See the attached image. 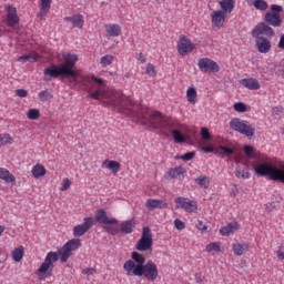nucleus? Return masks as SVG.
Wrapping results in <instances>:
<instances>
[{
	"mask_svg": "<svg viewBox=\"0 0 284 284\" xmlns=\"http://www.w3.org/2000/svg\"><path fill=\"white\" fill-rule=\"evenodd\" d=\"M94 83H97V85H100V88L92 92V85H94ZM81 84L83 90H85L87 92H91L89 94L90 99H94L95 101H101V99H103L106 105H111L112 108L118 110V112H121L126 116L133 118L134 108L141 106V104L132 103V100H130V98H126L123 93L119 91H105L101 89L105 85V80H103L102 78H97V75H82Z\"/></svg>",
	"mask_w": 284,
	"mask_h": 284,
	"instance_id": "obj_1",
	"label": "nucleus"
},
{
	"mask_svg": "<svg viewBox=\"0 0 284 284\" xmlns=\"http://www.w3.org/2000/svg\"><path fill=\"white\" fill-rule=\"evenodd\" d=\"M133 119H138L143 125H150L153 130H160L165 136H173L175 143H185V136L179 132L181 123L173 118L165 116L159 111H152L141 104L134 106Z\"/></svg>",
	"mask_w": 284,
	"mask_h": 284,
	"instance_id": "obj_2",
	"label": "nucleus"
},
{
	"mask_svg": "<svg viewBox=\"0 0 284 284\" xmlns=\"http://www.w3.org/2000/svg\"><path fill=\"white\" fill-rule=\"evenodd\" d=\"M82 245L81 239H71L58 251V253L52 251L49 252L43 263L36 271L39 281H44V278H50V276H52L54 263L59 261V256L61 263H68V258L72 256V252H77Z\"/></svg>",
	"mask_w": 284,
	"mask_h": 284,
	"instance_id": "obj_3",
	"label": "nucleus"
},
{
	"mask_svg": "<svg viewBox=\"0 0 284 284\" xmlns=\"http://www.w3.org/2000/svg\"><path fill=\"white\" fill-rule=\"evenodd\" d=\"M123 270L128 276H144L152 282L159 278V266L152 260L145 262V255L136 251L131 253V260L123 264Z\"/></svg>",
	"mask_w": 284,
	"mask_h": 284,
	"instance_id": "obj_4",
	"label": "nucleus"
},
{
	"mask_svg": "<svg viewBox=\"0 0 284 284\" xmlns=\"http://www.w3.org/2000/svg\"><path fill=\"white\" fill-rule=\"evenodd\" d=\"M62 59L64 62L57 64H51L44 69V81H50V79H72L77 81L79 79V70H77V62L79 61V55L70 52H63Z\"/></svg>",
	"mask_w": 284,
	"mask_h": 284,
	"instance_id": "obj_5",
	"label": "nucleus"
},
{
	"mask_svg": "<svg viewBox=\"0 0 284 284\" xmlns=\"http://www.w3.org/2000/svg\"><path fill=\"white\" fill-rule=\"evenodd\" d=\"M250 165L254 170L256 176H268L270 181L284 183V162H278L277 164L262 162L257 165L250 162Z\"/></svg>",
	"mask_w": 284,
	"mask_h": 284,
	"instance_id": "obj_6",
	"label": "nucleus"
},
{
	"mask_svg": "<svg viewBox=\"0 0 284 284\" xmlns=\"http://www.w3.org/2000/svg\"><path fill=\"white\" fill-rule=\"evenodd\" d=\"M136 227V220L131 219L120 223L119 226H103L104 232H108L111 236H116V234H132Z\"/></svg>",
	"mask_w": 284,
	"mask_h": 284,
	"instance_id": "obj_7",
	"label": "nucleus"
},
{
	"mask_svg": "<svg viewBox=\"0 0 284 284\" xmlns=\"http://www.w3.org/2000/svg\"><path fill=\"white\" fill-rule=\"evenodd\" d=\"M231 130H234V132H239L240 134H243L244 136H247L251 139V136H254V132H256V129L250 124L246 120L241 121L239 118H233L230 122Z\"/></svg>",
	"mask_w": 284,
	"mask_h": 284,
	"instance_id": "obj_8",
	"label": "nucleus"
},
{
	"mask_svg": "<svg viewBox=\"0 0 284 284\" xmlns=\"http://www.w3.org/2000/svg\"><path fill=\"white\" fill-rule=\"evenodd\" d=\"M152 230L149 226H144L142 230V236L135 244V250L138 252H148V250H152Z\"/></svg>",
	"mask_w": 284,
	"mask_h": 284,
	"instance_id": "obj_9",
	"label": "nucleus"
},
{
	"mask_svg": "<svg viewBox=\"0 0 284 284\" xmlns=\"http://www.w3.org/2000/svg\"><path fill=\"white\" fill-rule=\"evenodd\" d=\"M197 68L201 72H209L211 74H216V72L221 71L219 63L210 58H201L197 62Z\"/></svg>",
	"mask_w": 284,
	"mask_h": 284,
	"instance_id": "obj_10",
	"label": "nucleus"
},
{
	"mask_svg": "<svg viewBox=\"0 0 284 284\" xmlns=\"http://www.w3.org/2000/svg\"><path fill=\"white\" fill-rule=\"evenodd\" d=\"M196 48V44L192 43V40L185 36H181L178 42V52L180 57H187Z\"/></svg>",
	"mask_w": 284,
	"mask_h": 284,
	"instance_id": "obj_11",
	"label": "nucleus"
},
{
	"mask_svg": "<svg viewBox=\"0 0 284 284\" xmlns=\"http://www.w3.org/2000/svg\"><path fill=\"white\" fill-rule=\"evenodd\" d=\"M261 34H265V37H268V39L276 37V32H274V29H272V24H268L267 22H260L252 30V37H261Z\"/></svg>",
	"mask_w": 284,
	"mask_h": 284,
	"instance_id": "obj_12",
	"label": "nucleus"
},
{
	"mask_svg": "<svg viewBox=\"0 0 284 284\" xmlns=\"http://www.w3.org/2000/svg\"><path fill=\"white\" fill-rule=\"evenodd\" d=\"M92 225H94V217H84L82 224H78L73 227V236L75 239L83 236L87 232L92 230Z\"/></svg>",
	"mask_w": 284,
	"mask_h": 284,
	"instance_id": "obj_13",
	"label": "nucleus"
},
{
	"mask_svg": "<svg viewBox=\"0 0 284 284\" xmlns=\"http://www.w3.org/2000/svg\"><path fill=\"white\" fill-rule=\"evenodd\" d=\"M95 221L101 225H105L104 227H113L112 225H119V220L115 217H108V212L103 209H99L95 212Z\"/></svg>",
	"mask_w": 284,
	"mask_h": 284,
	"instance_id": "obj_14",
	"label": "nucleus"
},
{
	"mask_svg": "<svg viewBox=\"0 0 284 284\" xmlns=\"http://www.w3.org/2000/svg\"><path fill=\"white\" fill-rule=\"evenodd\" d=\"M175 209L185 210V212L192 213L199 210V205L196 204V202L187 200V197L180 196L175 199Z\"/></svg>",
	"mask_w": 284,
	"mask_h": 284,
	"instance_id": "obj_15",
	"label": "nucleus"
},
{
	"mask_svg": "<svg viewBox=\"0 0 284 284\" xmlns=\"http://www.w3.org/2000/svg\"><path fill=\"white\" fill-rule=\"evenodd\" d=\"M255 40V45L257 48V51L261 52V54H267L270 50H272V42L263 37V36H257L253 37Z\"/></svg>",
	"mask_w": 284,
	"mask_h": 284,
	"instance_id": "obj_16",
	"label": "nucleus"
},
{
	"mask_svg": "<svg viewBox=\"0 0 284 284\" xmlns=\"http://www.w3.org/2000/svg\"><path fill=\"white\" fill-rule=\"evenodd\" d=\"M236 163H239L237 168L235 169V176L236 179H250L251 174L243 170L242 168H251L250 160H239L235 158Z\"/></svg>",
	"mask_w": 284,
	"mask_h": 284,
	"instance_id": "obj_17",
	"label": "nucleus"
},
{
	"mask_svg": "<svg viewBox=\"0 0 284 284\" xmlns=\"http://www.w3.org/2000/svg\"><path fill=\"white\" fill-rule=\"evenodd\" d=\"M225 19H227L225 11L216 10L211 14V22L213 27L217 28L219 30H221V28H223L225 24Z\"/></svg>",
	"mask_w": 284,
	"mask_h": 284,
	"instance_id": "obj_18",
	"label": "nucleus"
},
{
	"mask_svg": "<svg viewBox=\"0 0 284 284\" xmlns=\"http://www.w3.org/2000/svg\"><path fill=\"white\" fill-rule=\"evenodd\" d=\"M264 23H267L272 28H281L283 26V18L275 12H266L264 16Z\"/></svg>",
	"mask_w": 284,
	"mask_h": 284,
	"instance_id": "obj_19",
	"label": "nucleus"
},
{
	"mask_svg": "<svg viewBox=\"0 0 284 284\" xmlns=\"http://www.w3.org/2000/svg\"><path fill=\"white\" fill-rule=\"evenodd\" d=\"M145 207L152 212V210H168L169 205L164 200L149 199L145 202Z\"/></svg>",
	"mask_w": 284,
	"mask_h": 284,
	"instance_id": "obj_20",
	"label": "nucleus"
},
{
	"mask_svg": "<svg viewBox=\"0 0 284 284\" xmlns=\"http://www.w3.org/2000/svg\"><path fill=\"white\" fill-rule=\"evenodd\" d=\"M240 227L239 222H231L226 226H222L220 229V234L222 236H230V234H234V232H236V230Z\"/></svg>",
	"mask_w": 284,
	"mask_h": 284,
	"instance_id": "obj_21",
	"label": "nucleus"
},
{
	"mask_svg": "<svg viewBox=\"0 0 284 284\" xmlns=\"http://www.w3.org/2000/svg\"><path fill=\"white\" fill-rule=\"evenodd\" d=\"M19 16L17 14V9L13 8V11H9L7 16V26L8 28H17L19 24Z\"/></svg>",
	"mask_w": 284,
	"mask_h": 284,
	"instance_id": "obj_22",
	"label": "nucleus"
},
{
	"mask_svg": "<svg viewBox=\"0 0 284 284\" xmlns=\"http://www.w3.org/2000/svg\"><path fill=\"white\" fill-rule=\"evenodd\" d=\"M64 21H69L72 23L73 28H83V16L82 14H73L72 17H65Z\"/></svg>",
	"mask_w": 284,
	"mask_h": 284,
	"instance_id": "obj_23",
	"label": "nucleus"
},
{
	"mask_svg": "<svg viewBox=\"0 0 284 284\" xmlns=\"http://www.w3.org/2000/svg\"><path fill=\"white\" fill-rule=\"evenodd\" d=\"M241 83L248 90H261V83H258V80L254 78L242 79Z\"/></svg>",
	"mask_w": 284,
	"mask_h": 284,
	"instance_id": "obj_24",
	"label": "nucleus"
},
{
	"mask_svg": "<svg viewBox=\"0 0 284 284\" xmlns=\"http://www.w3.org/2000/svg\"><path fill=\"white\" fill-rule=\"evenodd\" d=\"M102 168H108V170L112 171V174H116L119 170H121V163L114 160H104L102 162Z\"/></svg>",
	"mask_w": 284,
	"mask_h": 284,
	"instance_id": "obj_25",
	"label": "nucleus"
},
{
	"mask_svg": "<svg viewBox=\"0 0 284 284\" xmlns=\"http://www.w3.org/2000/svg\"><path fill=\"white\" fill-rule=\"evenodd\" d=\"M0 179L7 183H17V178L8 169L0 168Z\"/></svg>",
	"mask_w": 284,
	"mask_h": 284,
	"instance_id": "obj_26",
	"label": "nucleus"
},
{
	"mask_svg": "<svg viewBox=\"0 0 284 284\" xmlns=\"http://www.w3.org/2000/svg\"><path fill=\"white\" fill-rule=\"evenodd\" d=\"M233 252L235 256H243V254H246V252H250V245L247 243L241 244H233Z\"/></svg>",
	"mask_w": 284,
	"mask_h": 284,
	"instance_id": "obj_27",
	"label": "nucleus"
},
{
	"mask_svg": "<svg viewBox=\"0 0 284 284\" xmlns=\"http://www.w3.org/2000/svg\"><path fill=\"white\" fill-rule=\"evenodd\" d=\"M52 6V0H41V6H40V13H38V17L40 19H43L48 12H50V8Z\"/></svg>",
	"mask_w": 284,
	"mask_h": 284,
	"instance_id": "obj_28",
	"label": "nucleus"
},
{
	"mask_svg": "<svg viewBox=\"0 0 284 284\" xmlns=\"http://www.w3.org/2000/svg\"><path fill=\"white\" fill-rule=\"evenodd\" d=\"M39 59V53L37 51H31L29 54H24L18 58V61H22V63H34Z\"/></svg>",
	"mask_w": 284,
	"mask_h": 284,
	"instance_id": "obj_29",
	"label": "nucleus"
},
{
	"mask_svg": "<svg viewBox=\"0 0 284 284\" xmlns=\"http://www.w3.org/2000/svg\"><path fill=\"white\" fill-rule=\"evenodd\" d=\"M220 6L224 14H232V10H234V0H222L220 1Z\"/></svg>",
	"mask_w": 284,
	"mask_h": 284,
	"instance_id": "obj_30",
	"label": "nucleus"
},
{
	"mask_svg": "<svg viewBox=\"0 0 284 284\" xmlns=\"http://www.w3.org/2000/svg\"><path fill=\"white\" fill-rule=\"evenodd\" d=\"M31 172L34 179H41V176H45L48 171L42 164H36Z\"/></svg>",
	"mask_w": 284,
	"mask_h": 284,
	"instance_id": "obj_31",
	"label": "nucleus"
},
{
	"mask_svg": "<svg viewBox=\"0 0 284 284\" xmlns=\"http://www.w3.org/2000/svg\"><path fill=\"white\" fill-rule=\"evenodd\" d=\"M105 31L110 37H120L121 34V27L119 24H106Z\"/></svg>",
	"mask_w": 284,
	"mask_h": 284,
	"instance_id": "obj_32",
	"label": "nucleus"
},
{
	"mask_svg": "<svg viewBox=\"0 0 284 284\" xmlns=\"http://www.w3.org/2000/svg\"><path fill=\"white\" fill-rule=\"evenodd\" d=\"M196 88L190 87L186 90V100L189 101V103H191V105H196Z\"/></svg>",
	"mask_w": 284,
	"mask_h": 284,
	"instance_id": "obj_33",
	"label": "nucleus"
},
{
	"mask_svg": "<svg viewBox=\"0 0 284 284\" xmlns=\"http://www.w3.org/2000/svg\"><path fill=\"white\" fill-rule=\"evenodd\" d=\"M195 184L200 187H204V190H207V187H210V178H207L206 175H199L195 179Z\"/></svg>",
	"mask_w": 284,
	"mask_h": 284,
	"instance_id": "obj_34",
	"label": "nucleus"
},
{
	"mask_svg": "<svg viewBox=\"0 0 284 284\" xmlns=\"http://www.w3.org/2000/svg\"><path fill=\"white\" fill-rule=\"evenodd\" d=\"M184 172H185V169L183 166H175L174 169H171L168 172V175L170 176V179H176L181 176V174H183Z\"/></svg>",
	"mask_w": 284,
	"mask_h": 284,
	"instance_id": "obj_35",
	"label": "nucleus"
},
{
	"mask_svg": "<svg viewBox=\"0 0 284 284\" xmlns=\"http://www.w3.org/2000/svg\"><path fill=\"white\" fill-rule=\"evenodd\" d=\"M12 258L16 263H21V261L23 260V246L13 250Z\"/></svg>",
	"mask_w": 284,
	"mask_h": 284,
	"instance_id": "obj_36",
	"label": "nucleus"
},
{
	"mask_svg": "<svg viewBox=\"0 0 284 284\" xmlns=\"http://www.w3.org/2000/svg\"><path fill=\"white\" fill-rule=\"evenodd\" d=\"M253 6L256 10H260L261 12H265V10L270 8V6L267 4V1L265 0H255Z\"/></svg>",
	"mask_w": 284,
	"mask_h": 284,
	"instance_id": "obj_37",
	"label": "nucleus"
},
{
	"mask_svg": "<svg viewBox=\"0 0 284 284\" xmlns=\"http://www.w3.org/2000/svg\"><path fill=\"white\" fill-rule=\"evenodd\" d=\"M14 140L10 134H0V148H3V145H12Z\"/></svg>",
	"mask_w": 284,
	"mask_h": 284,
	"instance_id": "obj_38",
	"label": "nucleus"
},
{
	"mask_svg": "<svg viewBox=\"0 0 284 284\" xmlns=\"http://www.w3.org/2000/svg\"><path fill=\"white\" fill-rule=\"evenodd\" d=\"M39 116H41V112H39V109H30L27 113V118L30 121H37V119H39Z\"/></svg>",
	"mask_w": 284,
	"mask_h": 284,
	"instance_id": "obj_39",
	"label": "nucleus"
},
{
	"mask_svg": "<svg viewBox=\"0 0 284 284\" xmlns=\"http://www.w3.org/2000/svg\"><path fill=\"white\" fill-rule=\"evenodd\" d=\"M206 252L212 253V252H221V244L217 242H211L210 244L206 245L205 247Z\"/></svg>",
	"mask_w": 284,
	"mask_h": 284,
	"instance_id": "obj_40",
	"label": "nucleus"
},
{
	"mask_svg": "<svg viewBox=\"0 0 284 284\" xmlns=\"http://www.w3.org/2000/svg\"><path fill=\"white\" fill-rule=\"evenodd\" d=\"M244 153L246 156H248V159H256V152L252 145H244Z\"/></svg>",
	"mask_w": 284,
	"mask_h": 284,
	"instance_id": "obj_41",
	"label": "nucleus"
},
{
	"mask_svg": "<svg viewBox=\"0 0 284 284\" xmlns=\"http://www.w3.org/2000/svg\"><path fill=\"white\" fill-rule=\"evenodd\" d=\"M114 61V57L112 54H106L101 58L100 63L102 65H112V62Z\"/></svg>",
	"mask_w": 284,
	"mask_h": 284,
	"instance_id": "obj_42",
	"label": "nucleus"
},
{
	"mask_svg": "<svg viewBox=\"0 0 284 284\" xmlns=\"http://www.w3.org/2000/svg\"><path fill=\"white\" fill-rule=\"evenodd\" d=\"M233 110H235V112H247V105H245V103L243 102H237L233 105Z\"/></svg>",
	"mask_w": 284,
	"mask_h": 284,
	"instance_id": "obj_43",
	"label": "nucleus"
},
{
	"mask_svg": "<svg viewBox=\"0 0 284 284\" xmlns=\"http://www.w3.org/2000/svg\"><path fill=\"white\" fill-rule=\"evenodd\" d=\"M201 136L204 141H212V134L210 133V129L207 128L201 129Z\"/></svg>",
	"mask_w": 284,
	"mask_h": 284,
	"instance_id": "obj_44",
	"label": "nucleus"
},
{
	"mask_svg": "<svg viewBox=\"0 0 284 284\" xmlns=\"http://www.w3.org/2000/svg\"><path fill=\"white\" fill-rule=\"evenodd\" d=\"M219 150L224 151V154H226V156H232V154H236V150L235 149L227 148L225 145H220Z\"/></svg>",
	"mask_w": 284,
	"mask_h": 284,
	"instance_id": "obj_45",
	"label": "nucleus"
},
{
	"mask_svg": "<svg viewBox=\"0 0 284 284\" xmlns=\"http://www.w3.org/2000/svg\"><path fill=\"white\" fill-rule=\"evenodd\" d=\"M146 74H149V77H153V78L156 77V68L154 67V64L148 63Z\"/></svg>",
	"mask_w": 284,
	"mask_h": 284,
	"instance_id": "obj_46",
	"label": "nucleus"
},
{
	"mask_svg": "<svg viewBox=\"0 0 284 284\" xmlns=\"http://www.w3.org/2000/svg\"><path fill=\"white\" fill-rule=\"evenodd\" d=\"M39 99L44 103V101H48V99H52V94H50L48 90H43L39 93Z\"/></svg>",
	"mask_w": 284,
	"mask_h": 284,
	"instance_id": "obj_47",
	"label": "nucleus"
},
{
	"mask_svg": "<svg viewBox=\"0 0 284 284\" xmlns=\"http://www.w3.org/2000/svg\"><path fill=\"white\" fill-rule=\"evenodd\" d=\"M194 156H196V151L186 152L184 155H181L180 159L182 161H192V159H194Z\"/></svg>",
	"mask_w": 284,
	"mask_h": 284,
	"instance_id": "obj_48",
	"label": "nucleus"
},
{
	"mask_svg": "<svg viewBox=\"0 0 284 284\" xmlns=\"http://www.w3.org/2000/svg\"><path fill=\"white\" fill-rule=\"evenodd\" d=\"M268 12H274L275 14H281V12H283V7L280 4H272L271 11H268Z\"/></svg>",
	"mask_w": 284,
	"mask_h": 284,
	"instance_id": "obj_49",
	"label": "nucleus"
},
{
	"mask_svg": "<svg viewBox=\"0 0 284 284\" xmlns=\"http://www.w3.org/2000/svg\"><path fill=\"white\" fill-rule=\"evenodd\" d=\"M70 185H72V182L70 181V179L65 178L63 181V185L61 186V192H65L68 190H70Z\"/></svg>",
	"mask_w": 284,
	"mask_h": 284,
	"instance_id": "obj_50",
	"label": "nucleus"
},
{
	"mask_svg": "<svg viewBox=\"0 0 284 284\" xmlns=\"http://www.w3.org/2000/svg\"><path fill=\"white\" fill-rule=\"evenodd\" d=\"M16 97H20V99H26L28 97V90L26 89H17Z\"/></svg>",
	"mask_w": 284,
	"mask_h": 284,
	"instance_id": "obj_51",
	"label": "nucleus"
},
{
	"mask_svg": "<svg viewBox=\"0 0 284 284\" xmlns=\"http://www.w3.org/2000/svg\"><path fill=\"white\" fill-rule=\"evenodd\" d=\"M174 226L176 227V230H185V222L176 219L174 220Z\"/></svg>",
	"mask_w": 284,
	"mask_h": 284,
	"instance_id": "obj_52",
	"label": "nucleus"
},
{
	"mask_svg": "<svg viewBox=\"0 0 284 284\" xmlns=\"http://www.w3.org/2000/svg\"><path fill=\"white\" fill-rule=\"evenodd\" d=\"M82 274H87V276H92V274H97V268L87 267L82 271Z\"/></svg>",
	"mask_w": 284,
	"mask_h": 284,
	"instance_id": "obj_53",
	"label": "nucleus"
},
{
	"mask_svg": "<svg viewBox=\"0 0 284 284\" xmlns=\"http://www.w3.org/2000/svg\"><path fill=\"white\" fill-rule=\"evenodd\" d=\"M272 114L273 116H281V114H283V110L280 106H274L272 109Z\"/></svg>",
	"mask_w": 284,
	"mask_h": 284,
	"instance_id": "obj_54",
	"label": "nucleus"
},
{
	"mask_svg": "<svg viewBox=\"0 0 284 284\" xmlns=\"http://www.w3.org/2000/svg\"><path fill=\"white\" fill-rule=\"evenodd\" d=\"M197 230H201V232H205L207 230V225L203 224V221L199 220L196 224Z\"/></svg>",
	"mask_w": 284,
	"mask_h": 284,
	"instance_id": "obj_55",
	"label": "nucleus"
},
{
	"mask_svg": "<svg viewBox=\"0 0 284 284\" xmlns=\"http://www.w3.org/2000/svg\"><path fill=\"white\" fill-rule=\"evenodd\" d=\"M277 74H281L284 79V60H282L281 64L277 67Z\"/></svg>",
	"mask_w": 284,
	"mask_h": 284,
	"instance_id": "obj_56",
	"label": "nucleus"
},
{
	"mask_svg": "<svg viewBox=\"0 0 284 284\" xmlns=\"http://www.w3.org/2000/svg\"><path fill=\"white\" fill-rule=\"evenodd\" d=\"M277 47L280 48V50H284V34H282L280 37V41L277 43Z\"/></svg>",
	"mask_w": 284,
	"mask_h": 284,
	"instance_id": "obj_57",
	"label": "nucleus"
},
{
	"mask_svg": "<svg viewBox=\"0 0 284 284\" xmlns=\"http://www.w3.org/2000/svg\"><path fill=\"white\" fill-rule=\"evenodd\" d=\"M195 283H203V274L195 273Z\"/></svg>",
	"mask_w": 284,
	"mask_h": 284,
	"instance_id": "obj_58",
	"label": "nucleus"
},
{
	"mask_svg": "<svg viewBox=\"0 0 284 284\" xmlns=\"http://www.w3.org/2000/svg\"><path fill=\"white\" fill-rule=\"evenodd\" d=\"M203 152L210 154V152H214V148L212 146H202Z\"/></svg>",
	"mask_w": 284,
	"mask_h": 284,
	"instance_id": "obj_59",
	"label": "nucleus"
},
{
	"mask_svg": "<svg viewBox=\"0 0 284 284\" xmlns=\"http://www.w3.org/2000/svg\"><path fill=\"white\" fill-rule=\"evenodd\" d=\"M276 256L280 261H284V252L276 251Z\"/></svg>",
	"mask_w": 284,
	"mask_h": 284,
	"instance_id": "obj_60",
	"label": "nucleus"
},
{
	"mask_svg": "<svg viewBox=\"0 0 284 284\" xmlns=\"http://www.w3.org/2000/svg\"><path fill=\"white\" fill-rule=\"evenodd\" d=\"M236 194H239V189L236 187V185H234V189L231 192V196H236Z\"/></svg>",
	"mask_w": 284,
	"mask_h": 284,
	"instance_id": "obj_61",
	"label": "nucleus"
},
{
	"mask_svg": "<svg viewBox=\"0 0 284 284\" xmlns=\"http://www.w3.org/2000/svg\"><path fill=\"white\" fill-rule=\"evenodd\" d=\"M139 61H141V63H145V55L139 53Z\"/></svg>",
	"mask_w": 284,
	"mask_h": 284,
	"instance_id": "obj_62",
	"label": "nucleus"
},
{
	"mask_svg": "<svg viewBox=\"0 0 284 284\" xmlns=\"http://www.w3.org/2000/svg\"><path fill=\"white\" fill-rule=\"evenodd\" d=\"M274 205L271 204H266V212H272V210H274Z\"/></svg>",
	"mask_w": 284,
	"mask_h": 284,
	"instance_id": "obj_63",
	"label": "nucleus"
},
{
	"mask_svg": "<svg viewBox=\"0 0 284 284\" xmlns=\"http://www.w3.org/2000/svg\"><path fill=\"white\" fill-rule=\"evenodd\" d=\"M123 79H132V72L124 73Z\"/></svg>",
	"mask_w": 284,
	"mask_h": 284,
	"instance_id": "obj_64",
	"label": "nucleus"
}]
</instances>
